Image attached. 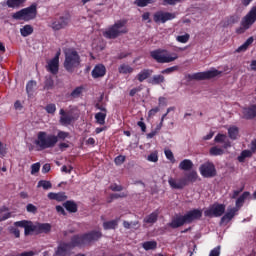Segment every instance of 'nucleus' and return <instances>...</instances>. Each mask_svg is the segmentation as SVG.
Returning <instances> with one entry per match:
<instances>
[{
	"label": "nucleus",
	"instance_id": "obj_17",
	"mask_svg": "<svg viewBox=\"0 0 256 256\" xmlns=\"http://www.w3.org/2000/svg\"><path fill=\"white\" fill-rule=\"evenodd\" d=\"M187 224V220L185 215H176L172 218V221L168 224L171 229H179V227H183V225Z\"/></svg>",
	"mask_w": 256,
	"mask_h": 256
},
{
	"label": "nucleus",
	"instance_id": "obj_21",
	"mask_svg": "<svg viewBox=\"0 0 256 256\" xmlns=\"http://www.w3.org/2000/svg\"><path fill=\"white\" fill-rule=\"evenodd\" d=\"M72 249L69 243H61L58 245L57 250L55 251L56 256H67L69 250Z\"/></svg>",
	"mask_w": 256,
	"mask_h": 256
},
{
	"label": "nucleus",
	"instance_id": "obj_25",
	"mask_svg": "<svg viewBox=\"0 0 256 256\" xmlns=\"http://www.w3.org/2000/svg\"><path fill=\"white\" fill-rule=\"evenodd\" d=\"M36 233L41 235V233H51V224L49 223H37L36 224Z\"/></svg>",
	"mask_w": 256,
	"mask_h": 256
},
{
	"label": "nucleus",
	"instance_id": "obj_12",
	"mask_svg": "<svg viewBox=\"0 0 256 256\" xmlns=\"http://www.w3.org/2000/svg\"><path fill=\"white\" fill-rule=\"evenodd\" d=\"M14 227H22L24 229V235H31V233H37V224H33V222L29 220H22L14 222Z\"/></svg>",
	"mask_w": 256,
	"mask_h": 256
},
{
	"label": "nucleus",
	"instance_id": "obj_20",
	"mask_svg": "<svg viewBox=\"0 0 256 256\" xmlns=\"http://www.w3.org/2000/svg\"><path fill=\"white\" fill-rule=\"evenodd\" d=\"M69 21L67 18L61 16L59 19L52 22L51 27L53 31H61V29H65V26L68 25Z\"/></svg>",
	"mask_w": 256,
	"mask_h": 256
},
{
	"label": "nucleus",
	"instance_id": "obj_13",
	"mask_svg": "<svg viewBox=\"0 0 256 256\" xmlns=\"http://www.w3.org/2000/svg\"><path fill=\"white\" fill-rule=\"evenodd\" d=\"M184 217L186 219V223L190 225V223H193L194 221H201V218L203 217V210L201 209H192L184 214Z\"/></svg>",
	"mask_w": 256,
	"mask_h": 256
},
{
	"label": "nucleus",
	"instance_id": "obj_62",
	"mask_svg": "<svg viewBox=\"0 0 256 256\" xmlns=\"http://www.w3.org/2000/svg\"><path fill=\"white\" fill-rule=\"evenodd\" d=\"M26 210L28 213H37V206L33 205V204H27L26 206Z\"/></svg>",
	"mask_w": 256,
	"mask_h": 256
},
{
	"label": "nucleus",
	"instance_id": "obj_52",
	"mask_svg": "<svg viewBox=\"0 0 256 256\" xmlns=\"http://www.w3.org/2000/svg\"><path fill=\"white\" fill-rule=\"evenodd\" d=\"M45 111L50 115H53L57 111V106L55 104H48L45 107Z\"/></svg>",
	"mask_w": 256,
	"mask_h": 256
},
{
	"label": "nucleus",
	"instance_id": "obj_46",
	"mask_svg": "<svg viewBox=\"0 0 256 256\" xmlns=\"http://www.w3.org/2000/svg\"><path fill=\"white\" fill-rule=\"evenodd\" d=\"M81 93H83V86H78L71 92L70 97H72V99H77L81 96Z\"/></svg>",
	"mask_w": 256,
	"mask_h": 256
},
{
	"label": "nucleus",
	"instance_id": "obj_7",
	"mask_svg": "<svg viewBox=\"0 0 256 256\" xmlns=\"http://www.w3.org/2000/svg\"><path fill=\"white\" fill-rule=\"evenodd\" d=\"M256 22V6H253L250 11L243 17L241 26L236 29L238 35H243L245 31L251 29Z\"/></svg>",
	"mask_w": 256,
	"mask_h": 256
},
{
	"label": "nucleus",
	"instance_id": "obj_23",
	"mask_svg": "<svg viewBox=\"0 0 256 256\" xmlns=\"http://www.w3.org/2000/svg\"><path fill=\"white\" fill-rule=\"evenodd\" d=\"M243 118L247 120L255 119L256 117V106L252 105L248 108L243 109Z\"/></svg>",
	"mask_w": 256,
	"mask_h": 256
},
{
	"label": "nucleus",
	"instance_id": "obj_3",
	"mask_svg": "<svg viewBox=\"0 0 256 256\" xmlns=\"http://www.w3.org/2000/svg\"><path fill=\"white\" fill-rule=\"evenodd\" d=\"M36 147H39V151H45V149H53L57 145V136L55 134H47L45 131H40L37 134V139L34 141Z\"/></svg>",
	"mask_w": 256,
	"mask_h": 256
},
{
	"label": "nucleus",
	"instance_id": "obj_55",
	"mask_svg": "<svg viewBox=\"0 0 256 256\" xmlns=\"http://www.w3.org/2000/svg\"><path fill=\"white\" fill-rule=\"evenodd\" d=\"M147 159L151 163H157V161H159V155L157 154V152H152L150 155H148Z\"/></svg>",
	"mask_w": 256,
	"mask_h": 256
},
{
	"label": "nucleus",
	"instance_id": "obj_16",
	"mask_svg": "<svg viewBox=\"0 0 256 256\" xmlns=\"http://www.w3.org/2000/svg\"><path fill=\"white\" fill-rule=\"evenodd\" d=\"M68 244H70V247L72 249H75V247H83L87 245L85 234H81V235L77 234L72 236L71 241Z\"/></svg>",
	"mask_w": 256,
	"mask_h": 256
},
{
	"label": "nucleus",
	"instance_id": "obj_43",
	"mask_svg": "<svg viewBox=\"0 0 256 256\" xmlns=\"http://www.w3.org/2000/svg\"><path fill=\"white\" fill-rule=\"evenodd\" d=\"M35 87H37V82H35L33 80H30L26 84V92L28 93L29 97H31V95H33V91H34Z\"/></svg>",
	"mask_w": 256,
	"mask_h": 256
},
{
	"label": "nucleus",
	"instance_id": "obj_38",
	"mask_svg": "<svg viewBox=\"0 0 256 256\" xmlns=\"http://www.w3.org/2000/svg\"><path fill=\"white\" fill-rule=\"evenodd\" d=\"M249 157H253V152L251 150H243L240 156H238V161L239 163H243Z\"/></svg>",
	"mask_w": 256,
	"mask_h": 256
},
{
	"label": "nucleus",
	"instance_id": "obj_10",
	"mask_svg": "<svg viewBox=\"0 0 256 256\" xmlns=\"http://www.w3.org/2000/svg\"><path fill=\"white\" fill-rule=\"evenodd\" d=\"M199 171L202 177H205L206 179L217 177V168H215V164H213V162H206L202 164Z\"/></svg>",
	"mask_w": 256,
	"mask_h": 256
},
{
	"label": "nucleus",
	"instance_id": "obj_22",
	"mask_svg": "<svg viewBox=\"0 0 256 256\" xmlns=\"http://www.w3.org/2000/svg\"><path fill=\"white\" fill-rule=\"evenodd\" d=\"M48 199L51 201H58V203H61L63 201H67V195H65V192H50L48 193Z\"/></svg>",
	"mask_w": 256,
	"mask_h": 256
},
{
	"label": "nucleus",
	"instance_id": "obj_15",
	"mask_svg": "<svg viewBox=\"0 0 256 256\" xmlns=\"http://www.w3.org/2000/svg\"><path fill=\"white\" fill-rule=\"evenodd\" d=\"M84 237L86 239V245H91V243L99 241V239L103 237V233L99 230H92L88 233H84Z\"/></svg>",
	"mask_w": 256,
	"mask_h": 256
},
{
	"label": "nucleus",
	"instance_id": "obj_34",
	"mask_svg": "<svg viewBox=\"0 0 256 256\" xmlns=\"http://www.w3.org/2000/svg\"><path fill=\"white\" fill-rule=\"evenodd\" d=\"M27 0H7L6 5L10 9H17L23 5Z\"/></svg>",
	"mask_w": 256,
	"mask_h": 256
},
{
	"label": "nucleus",
	"instance_id": "obj_44",
	"mask_svg": "<svg viewBox=\"0 0 256 256\" xmlns=\"http://www.w3.org/2000/svg\"><path fill=\"white\" fill-rule=\"evenodd\" d=\"M54 85H55V81H53V78L51 76L46 77V80L44 82V89H46V91H51Z\"/></svg>",
	"mask_w": 256,
	"mask_h": 256
},
{
	"label": "nucleus",
	"instance_id": "obj_2",
	"mask_svg": "<svg viewBox=\"0 0 256 256\" xmlns=\"http://www.w3.org/2000/svg\"><path fill=\"white\" fill-rule=\"evenodd\" d=\"M126 25L127 19L118 20L103 32V36L105 39H117L121 35H127L129 29L125 27Z\"/></svg>",
	"mask_w": 256,
	"mask_h": 256
},
{
	"label": "nucleus",
	"instance_id": "obj_53",
	"mask_svg": "<svg viewBox=\"0 0 256 256\" xmlns=\"http://www.w3.org/2000/svg\"><path fill=\"white\" fill-rule=\"evenodd\" d=\"M164 153L168 161H171V163H175V156L173 155V151L168 149V150H165Z\"/></svg>",
	"mask_w": 256,
	"mask_h": 256
},
{
	"label": "nucleus",
	"instance_id": "obj_35",
	"mask_svg": "<svg viewBox=\"0 0 256 256\" xmlns=\"http://www.w3.org/2000/svg\"><path fill=\"white\" fill-rule=\"evenodd\" d=\"M249 195H251L249 192H243V194L237 198L236 200V207H234L235 209H241V206L243 205V203H245V200L249 197Z\"/></svg>",
	"mask_w": 256,
	"mask_h": 256
},
{
	"label": "nucleus",
	"instance_id": "obj_9",
	"mask_svg": "<svg viewBox=\"0 0 256 256\" xmlns=\"http://www.w3.org/2000/svg\"><path fill=\"white\" fill-rule=\"evenodd\" d=\"M177 17L176 13H171V12H165L163 10H159L154 13L153 15V21L154 23L157 24H165L167 21H173Z\"/></svg>",
	"mask_w": 256,
	"mask_h": 256
},
{
	"label": "nucleus",
	"instance_id": "obj_47",
	"mask_svg": "<svg viewBox=\"0 0 256 256\" xmlns=\"http://www.w3.org/2000/svg\"><path fill=\"white\" fill-rule=\"evenodd\" d=\"M55 136L57 137V143H59V139L60 141H65L66 139H69V132L59 130L57 135Z\"/></svg>",
	"mask_w": 256,
	"mask_h": 256
},
{
	"label": "nucleus",
	"instance_id": "obj_31",
	"mask_svg": "<svg viewBox=\"0 0 256 256\" xmlns=\"http://www.w3.org/2000/svg\"><path fill=\"white\" fill-rule=\"evenodd\" d=\"M157 219H159V210H155L150 215L144 218V223H157Z\"/></svg>",
	"mask_w": 256,
	"mask_h": 256
},
{
	"label": "nucleus",
	"instance_id": "obj_33",
	"mask_svg": "<svg viewBox=\"0 0 256 256\" xmlns=\"http://www.w3.org/2000/svg\"><path fill=\"white\" fill-rule=\"evenodd\" d=\"M133 71H135V69H133V67H131L127 64H122L118 67V72L121 75L131 74V73H133Z\"/></svg>",
	"mask_w": 256,
	"mask_h": 256
},
{
	"label": "nucleus",
	"instance_id": "obj_4",
	"mask_svg": "<svg viewBox=\"0 0 256 256\" xmlns=\"http://www.w3.org/2000/svg\"><path fill=\"white\" fill-rule=\"evenodd\" d=\"M199 179V174L197 171L192 170L185 175V178L175 179L169 178L168 183L172 189H183L189 185V183H195Z\"/></svg>",
	"mask_w": 256,
	"mask_h": 256
},
{
	"label": "nucleus",
	"instance_id": "obj_56",
	"mask_svg": "<svg viewBox=\"0 0 256 256\" xmlns=\"http://www.w3.org/2000/svg\"><path fill=\"white\" fill-rule=\"evenodd\" d=\"M125 197H127V193L125 192H122L121 194H117V193L110 194L111 201H114V199H123Z\"/></svg>",
	"mask_w": 256,
	"mask_h": 256
},
{
	"label": "nucleus",
	"instance_id": "obj_28",
	"mask_svg": "<svg viewBox=\"0 0 256 256\" xmlns=\"http://www.w3.org/2000/svg\"><path fill=\"white\" fill-rule=\"evenodd\" d=\"M237 211H239V209L235 208V207L228 210V212L221 218L220 223L223 224V223H225V221H227V222L231 221V219H233V217H235V213H237Z\"/></svg>",
	"mask_w": 256,
	"mask_h": 256
},
{
	"label": "nucleus",
	"instance_id": "obj_27",
	"mask_svg": "<svg viewBox=\"0 0 256 256\" xmlns=\"http://www.w3.org/2000/svg\"><path fill=\"white\" fill-rule=\"evenodd\" d=\"M120 218H116L114 220L106 221L103 223V228L105 231H109L111 229H117L119 225Z\"/></svg>",
	"mask_w": 256,
	"mask_h": 256
},
{
	"label": "nucleus",
	"instance_id": "obj_40",
	"mask_svg": "<svg viewBox=\"0 0 256 256\" xmlns=\"http://www.w3.org/2000/svg\"><path fill=\"white\" fill-rule=\"evenodd\" d=\"M95 119L98 125H105V119H107V113L98 112L95 114Z\"/></svg>",
	"mask_w": 256,
	"mask_h": 256
},
{
	"label": "nucleus",
	"instance_id": "obj_5",
	"mask_svg": "<svg viewBox=\"0 0 256 256\" xmlns=\"http://www.w3.org/2000/svg\"><path fill=\"white\" fill-rule=\"evenodd\" d=\"M150 57L156 61V63H173V61H177L179 59V55L177 53L169 54L167 49L158 48L150 52Z\"/></svg>",
	"mask_w": 256,
	"mask_h": 256
},
{
	"label": "nucleus",
	"instance_id": "obj_36",
	"mask_svg": "<svg viewBox=\"0 0 256 256\" xmlns=\"http://www.w3.org/2000/svg\"><path fill=\"white\" fill-rule=\"evenodd\" d=\"M253 41V37H249L240 47L237 48V53L247 51V49H249V45H253Z\"/></svg>",
	"mask_w": 256,
	"mask_h": 256
},
{
	"label": "nucleus",
	"instance_id": "obj_49",
	"mask_svg": "<svg viewBox=\"0 0 256 256\" xmlns=\"http://www.w3.org/2000/svg\"><path fill=\"white\" fill-rule=\"evenodd\" d=\"M175 71H179V66H172L169 68H166L161 71L162 75H171V73H175Z\"/></svg>",
	"mask_w": 256,
	"mask_h": 256
},
{
	"label": "nucleus",
	"instance_id": "obj_63",
	"mask_svg": "<svg viewBox=\"0 0 256 256\" xmlns=\"http://www.w3.org/2000/svg\"><path fill=\"white\" fill-rule=\"evenodd\" d=\"M110 190L111 191H123V186L118 185L117 183H114V184L110 185Z\"/></svg>",
	"mask_w": 256,
	"mask_h": 256
},
{
	"label": "nucleus",
	"instance_id": "obj_39",
	"mask_svg": "<svg viewBox=\"0 0 256 256\" xmlns=\"http://www.w3.org/2000/svg\"><path fill=\"white\" fill-rule=\"evenodd\" d=\"M142 247L145 251L157 249V241H146L142 244Z\"/></svg>",
	"mask_w": 256,
	"mask_h": 256
},
{
	"label": "nucleus",
	"instance_id": "obj_64",
	"mask_svg": "<svg viewBox=\"0 0 256 256\" xmlns=\"http://www.w3.org/2000/svg\"><path fill=\"white\" fill-rule=\"evenodd\" d=\"M250 151L256 153V139L252 140L250 143Z\"/></svg>",
	"mask_w": 256,
	"mask_h": 256
},
{
	"label": "nucleus",
	"instance_id": "obj_6",
	"mask_svg": "<svg viewBox=\"0 0 256 256\" xmlns=\"http://www.w3.org/2000/svg\"><path fill=\"white\" fill-rule=\"evenodd\" d=\"M12 19H15L16 21H25V23H29V21L37 19V5L32 4L29 7L23 8L13 13Z\"/></svg>",
	"mask_w": 256,
	"mask_h": 256
},
{
	"label": "nucleus",
	"instance_id": "obj_37",
	"mask_svg": "<svg viewBox=\"0 0 256 256\" xmlns=\"http://www.w3.org/2000/svg\"><path fill=\"white\" fill-rule=\"evenodd\" d=\"M235 23H239L238 15L234 14L226 18V21H225L226 27H229L230 25H235Z\"/></svg>",
	"mask_w": 256,
	"mask_h": 256
},
{
	"label": "nucleus",
	"instance_id": "obj_1",
	"mask_svg": "<svg viewBox=\"0 0 256 256\" xmlns=\"http://www.w3.org/2000/svg\"><path fill=\"white\" fill-rule=\"evenodd\" d=\"M65 60H64V69L68 73H74L76 69H79L81 66V56L75 48H68L64 51Z\"/></svg>",
	"mask_w": 256,
	"mask_h": 256
},
{
	"label": "nucleus",
	"instance_id": "obj_61",
	"mask_svg": "<svg viewBox=\"0 0 256 256\" xmlns=\"http://www.w3.org/2000/svg\"><path fill=\"white\" fill-rule=\"evenodd\" d=\"M138 127H140L142 133L147 131V125L143 122V118H140V121L137 122Z\"/></svg>",
	"mask_w": 256,
	"mask_h": 256
},
{
	"label": "nucleus",
	"instance_id": "obj_59",
	"mask_svg": "<svg viewBox=\"0 0 256 256\" xmlns=\"http://www.w3.org/2000/svg\"><path fill=\"white\" fill-rule=\"evenodd\" d=\"M125 156L119 155L114 159L115 165H123L125 163Z\"/></svg>",
	"mask_w": 256,
	"mask_h": 256
},
{
	"label": "nucleus",
	"instance_id": "obj_18",
	"mask_svg": "<svg viewBox=\"0 0 256 256\" xmlns=\"http://www.w3.org/2000/svg\"><path fill=\"white\" fill-rule=\"evenodd\" d=\"M93 79H101L104 75H107V68L103 64H96L91 72Z\"/></svg>",
	"mask_w": 256,
	"mask_h": 256
},
{
	"label": "nucleus",
	"instance_id": "obj_19",
	"mask_svg": "<svg viewBox=\"0 0 256 256\" xmlns=\"http://www.w3.org/2000/svg\"><path fill=\"white\" fill-rule=\"evenodd\" d=\"M59 114L61 115V125H71V123L75 121V117H73V114H71V112H66L64 109H60Z\"/></svg>",
	"mask_w": 256,
	"mask_h": 256
},
{
	"label": "nucleus",
	"instance_id": "obj_54",
	"mask_svg": "<svg viewBox=\"0 0 256 256\" xmlns=\"http://www.w3.org/2000/svg\"><path fill=\"white\" fill-rule=\"evenodd\" d=\"M226 139H227V135L218 134L215 136L214 141L215 143H225Z\"/></svg>",
	"mask_w": 256,
	"mask_h": 256
},
{
	"label": "nucleus",
	"instance_id": "obj_51",
	"mask_svg": "<svg viewBox=\"0 0 256 256\" xmlns=\"http://www.w3.org/2000/svg\"><path fill=\"white\" fill-rule=\"evenodd\" d=\"M190 37L191 36L189 34L180 35L177 36L176 41H178V43H187Z\"/></svg>",
	"mask_w": 256,
	"mask_h": 256
},
{
	"label": "nucleus",
	"instance_id": "obj_24",
	"mask_svg": "<svg viewBox=\"0 0 256 256\" xmlns=\"http://www.w3.org/2000/svg\"><path fill=\"white\" fill-rule=\"evenodd\" d=\"M152 75V69H143L137 74L136 79L139 81V83H143V81L149 79V77H151Z\"/></svg>",
	"mask_w": 256,
	"mask_h": 256
},
{
	"label": "nucleus",
	"instance_id": "obj_58",
	"mask_svg": "<svg viewBox=\"0 0 256 256\" xmlns=\"http://www.w3.org/2000/svg\"><path fill=\"white\" fill-rule=\"evenodd\" d=\"M221 255V246H217L210 251L209 256H220Z\"/></svg>",
	"mask_w": 256,
	"mask_h": 256
},
{
	"label": "nucleus",
	"instance_id": "obj_57",
	"mask_svg": "<svg viewBox=\"0 0 256 256\" xmlns=\"http://www.w3.org/2000/svg\"><path fill=\"white\" fill-rule=\"evenodd\" d=\"M41 169V164L39 163H34L31 166V174L35 175V173H39V170Z\"/></svg>",
	"mask_w": 256,
	"mask_h": 256
},
{
	"label": "nucleus",
	"instance_id": "obj_8",
	"mask_svg": "<svg viewBox=\"0 0 256 256\" xmlns=\"http://www.w3.org/2000/svg\"><path fill=\"white\" fill-rule=\"evenodd\" d=\"M221 73L223 72L215 68H212L211 70H208V71L194 73L189 77L191 79H194L195 81H207L208 79H215V77H219Z\"/></svg>",
	"mask_w": 256,
	"mask_h": 256
},
{
	"label": "nucleus",
	"instance_id": "obj_29",
	"mask_svg": "<svg viewBox=\"0 0 256 256\" xmlns=\"http://www.w3.org/2000/svg\"><path fill=\"white\" fill-rule=\"evenodd\" d=\"M179 169H181V171H191V169H193V161L189 159L182 160L179 164Z\"/></svg>",
	"mask_w": 256,
	"mask_h": 256
},
{
	"label": "nucleus",
	"instance_id": "obj_14",
	"mask_svg": "<svg viewBox=\"0 0 256 256\" xmlns=\"http://www.w3.org/2000/svg\"><path fill=\"white\" fill-rule=\"evenodd\" d=\"M61 55L60 52H57L54 58H52L48 65L46 66L47 71L52 75H57L59 73V56Z\"/></svg>",
	"mask_w": 256,
	"mask_h": 256
},
{
	"label": "nucleus",
	"instance_id": "obj_26",
	"mask_svg": "<svg viewBox=\"0 0 256 256\" xmlns=\"http://www.w3.org/2000/svg\"><path fill=\"white\" fill-rule=\"evenodd\" d=\"M63 207L68 211V213H77L79 211V207L77 206V203L73 200H68L63 203Z\"/></svg>",
	"mask_w": 256,
	"mask_h": 256
},
{
	"label": "nucleus",
	"instance_id": "obj_11",
	"mask_svg": "<svg viewBox=\"0 0 256 256\" xmlns=\"http://www.w3.org/2000/svg\"><path fill=\"white\" fill-rule=\"evenodd\" d=\"M225 213V205L215 203L204 211L205 217H221Z\"/></svg>",
	"mask_w": 256,
	"mask_h": 256
},
{
	"label": "nucleus",
	"instance_id": "obj_50",
	"mask_svg": "<svg viewBox=\"0 0 256 256\" xmlns=\"http://www.w3.org/2000/svg\"><path fill=\"white\" fill-rule=\"evenodd\" d=\"M8 231L12 235H14V237H16V239H19L21 237V231H19L18 228H16V227H9Z\"/></svg>",
	"mask_w": 256,
	"mask_h": 256
},
{
	"label": "nucleus",
	"instance_id": "obj_45",
	"mask_svg": "<svg viewBox=\"0 0 256 256\" xmlns=\"http://www.w3.org/2000/svg\"><path fill=\"white\" fill-rule=\"evenodd\" d=\"M156 0H135L134 4L137 5V7H147V5H151L155 3Z\"/></svg>",
	"mask_w": 256,
	"mask_h": 256
},
{
	"label": "nucleus",
	"instance_id": "obj_42",
	"mask_svg": "<svg viewBox=\"0 0 256 256\" xmlns=\"http://www.w3.org/2000/svg\"><path fill=\"white\" fill-rule=\"evenodd\" d=\"M228 135L230 137V139H237L238 135H239V128L236 126H232L228 129Z\"/></svg>",
	"mask_w": 256,
	"mask_h": 256
},
{
	"label": "nucleus",
	"instance_id": "obj_48",
	"mask_svg": "<svg viewBox=\"0 0 256 256\" xmlns=\"http://www.w3.org/2000/svg\"><path fill=\"white\" fill-rule=\"evenodd\" d=\"M37 187H42L45 191H47L48 189H51V187H53V185L51 184L50 181L47 180H40L38 182Z\"/></svg>",
	"mask_w": 256,
	"mask_h": 256
},
{
	"label": "nucleus",
	"instance_id": "obj_32",
	"mask_svg": "<svg viewBox=\"0 0 256 256\" xmlns=\"http://www.w3.org/2000/svg\"><path fill=\"white\" fill-rule=\"evenodd\" d=\"M151 85H161V83H165V76L159 74V75H154L149 81Z\"/></svg>",
	"mask_w": 256,
	"mask_h": 256
},
{
	"label": "nucleus",
	"instance_id": "obj_60",
	"mask_svg": "<svg viewBox=\"0 0 256 256\" xmlns=\"http://www.w3.org/2000/svg\"><path fill=\"white\" fill-rule=\"evenodd\" d=\"M181 1L183 0H164L163 5H170L172 7H175V5H177V3H181Z\"/></svg>",
	"mask_w": 256,
	"mask_h": 256
},
{
	"label": "nucleus",
	"instance_id": "obj_30",
	"mask_svg": "<svg viewBox=\"0 0 256 256\" xmlns=\"http://www.w3.org/2000/svg\"><path fill=\"white\" fill-rule=\"evenodd\" d=\"M34 28L30 24L24 25L20 28V35L22 37H29V35H33Z\"/></svg>",
	"mask_w": 256,
	"mask_h": 256
},
{
	"label": "nucleus",
	"instance_id": "obj_41",
	"mask_svg": "<svg viewBox=\"0 0 256 256\" xmlns=\"http://www.w3.org/2000/svg\"><path fill=\"white\" fill-rule=\"evenodd\" d=\"M209 153L212 157H217L219 155H223L225 153V150L217 146H214L210 148Z\"/></svg>",
	"mask_w": 256,
	"mask_h": 256
}]
</instances>
